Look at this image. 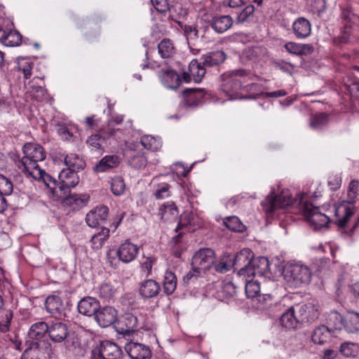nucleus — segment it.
Segmentation results:
<instances>
[{"label": "nucleus", "mask_w": 359, "mask_h": 359, "mask_svg": "<svg viewBox=\"0 0 359 359\" xmlns=\"http://www.w3.org/2000/svg\"><path fill=\"white\" fill-rule=\"evenodd\" d=\"M249 75V72L245 69H236L224 72L220 76L221 91L229 97V100L241 98L240 90L242 89V81Z\"/></svg>", "instance_id": "f257e3e1"}, {"label": "nucleus", "mask_w": 359, "mask_h": 359, "mask_svg": "<svg viewBox=\"0 0 359 359\" xmlns=\"http://www.w3.org/2000/svg\"><path fill=\"white\" fill-rule=\"evenodd\" d=\"M22 151L24 156L18 162L17 165L22 172L28 175L34 169L40 168L38 162L46 158V152L41 145L34 143L25 144Z\"/></svg>", "instance_id": "f03ea898"}, {"label": "nucleus", "mask_w": 359, "mask_h": 359, "mask_svg": "<svg viewBox=\"0 0 359 359\" xmlns=\"http://www.w3.org/2000/svg\"><path fill=\"white\" fill-rule=\"evenodd\" d=\"M216 256L215 252L210 248H203L197 251L192 257V271H189L184 279L191 280L198 277L201 272L210 269L215 264Z\"/></svg>", "instance_id": "7ed1b4c3"}, {"label": "nucleus", "mask_w": 359, "mask_h": 359, "mask_svg": "<svg viewBox=\"0 0 359 359\" xmlns=\"http://www.w3.org/2000/svg\"><path fill=\"white\" fill-rule=\"evenodd\" d=\"M293 204L292 195L288 189L283 190L280 194L271 192L262 202V206L267 217L273 216L278 209L284 208Z\"/></svg>", "instance_id": "20e7f679"}, {"label": "nucleus", "mask_w": 359, "mask_h": 359, "mask_svg": "<svg viewBox=\"0 0 359 359\" xmlns=\"http://www.w3.org/2000/svg\"><path fill=\"white\" fill-rule=\"evenodd\" d=\"M299 205L304 218L315 229L327 226L330 222V217L320 212L318 207H315L311 203L304 201L303 196L299 201Z\"/></svg>", "instance_id": "39448f33"}, {"label": "nucleus", "mask_w": 359, "mask_h": 359, "mask_svg": "<svg viewBox=\"0 0 359 359\" xmlns=\"http://www.w3.org/2000/svg\"><path fill=\"white\" fill-rule=\"evenodd\" d=\"M286 280L294 287L308 285L311 280L310 269L302 264L296 263L288 266L284 274Z\"/></svg>", "instance_id": "423d86ee"}, {"label": "nucleus", "mask_w": 359, "mask_h": 359, "mask_svg": "<svg viewBox=\"0 0 359 359\" xmlns=\"http://www.w3.org/2000/svg\"><path fill=\"white\" fill-rule=\"evenodd\" d=\"M344 26L337 36L333 38V43L341 46L350 43L353 36V24L359 22V16L349 11H344L341 13Z\"/></svg>", "instance_id": "0eeeda50"}, {"label": "nucleus", "mask_w": 359, "mask_h": 359, "mask_svg": "<svg viewBox=\"0 0 359 359\" xmlns=\"http://www.w3.org/2000/svg\"><path fill=\"white\" fill-rule=\"evenodd\" d=\"M51 354V344L48 341L31 342L22 353V359H50Z\"/></svg>", "instance_id": "6e6552de"}, {"label": "nucleus", "mask_w": 359, "mask_h": 359, "mask_svg": "<svg viewBox=\"0 0 359 359\" xmlns=\"http://www.w3.org/2000/svg\"><path fill=\"white\" fill-rule=\"evenodd\" d=\"M122 351L119 346L110 341H103L96 350H93L91 359H120Z\"/></svg>", "instance_id": "1a4fd4ad"}, {"label": "nucleus", "mask_w": 359, "mask_h": 359, "mask_svg": "<svg viewBox=\"0 0 359 359\" xmlns=\"http://www.w3.org/2000/svg\"><path fill=\"white\" fill-rule=\"evenodd\" d=\"M207 93L203 88H187L183 90L182 104L186 107H196L205 102Z\"/></svg>", "instance_id": "9d476101"}, {"label": "nucleus", "mask_w": 359, "mask_h": 359, "mask_svg": "<svg viewBox=\"0 0 359 359\" xmlns=\"http://www.w3.org/2000/svg\"><path fill=\"white\" fill-rule=\"evenodd\" d=\"M254 254L249 248H244L236 254L233 259V266L238 270L240 276H246L248 268H250Z\"/></svg>", "instance_id": "9b49d317"}, {"label": "nucleus", "mask_w": 359, "mask_h": 359, "mask_svg": "<svg viewBox=\"0 0 359 359\" xmlns=\"http://www.w3.org/2000/svg\"><path fill=\"white\" fill-rule=\"evenodd\" d=\"M342 207L344 208V214L337 221V225L342 233L351 236L358 226L359 219L357 221H354L353 224H351V218L354 214L353 207L344 205Z\"/></svg>", "instance_id": "f8f14e48"}, {"label": "nucleus", "mask_w": 359, "mask_h": 359, "mask_svg": "<svg viewBox=\"0 0 359 359\" xmlns=\"http://www.w3.org/2000/svg\"><path fill=\"white\" fill-rule=\"evenodd\" d=\"M76 171L62 169L59 174L60 182L58 184L60 192L64 194L69 192L70 188L75 187L79 182V177Z\"/></svg>", "instance_id": "ddd939ff"}, {"label": "nucleus", "mask_w": 359, "mask_h": 359, "mask_svg": "<svg viewBox=\"0 0 359 359\" xmlns=\"http://www.w3.org/2000/svg\"><path fill=\"white\" fill-rule=\"evenodd\" d=\"M115 327L119 334L130 335L137 329V318L132 313H125L118 320Z\"/></svg>", "instance_id": "4468645a"}, {"label": "nucleus", "mask_w": 359, "mask_h": 359, "mask_svg": "<svg viewBox=\"0 0 359 359\" xmlns=\"http://www.w3.org/2000/svg\"><path fill=\"white\" fill-rule=\"evenodd\" d=\"M94 318L100 326L107 327L114 323L117 320V311L113 306H100Z\"/></svg>", "instance_id": "2eb2a0df"}, {"label": "nucleus", "mask_w": 359, "mask_h": 359, "mask_svg": "<svg viewBox=\"0 0 359 359\" xmlns=\"http://www.w3.org/2000/svg\"><path fill=\"white\" fill-rule=\"evenodd\" d=\"M125 350L132 359H150L151 351L143 344L130 341L125 346Z\"/></svg>", "instance_id": "dca6fc26"}, {"label": "nucleus", "mask_w": 359, "mask_h": 359, "mask_svg": "<svg viewBox=\"0 0 359 359\" xmlns=\"http://www.w3.org/2000/svg\"><path fill=\"white\" fill-rule=\"evenodd\" d=\"M268 271H269V262L266 257H253L245 277L251 278L257 276H263Z\"/></svg>", "instance_id": "f3484780"}, {"label": "nucleus", "mask_w": 359, "mask_h": 359, "mask_svg": "<svg viewBox=\"0 0 359 359\" xmlns=\"http://www.w3.org/2000/svg\"><path fill=\"white\" fill-rule=\"evenodd\" d=\"M158 77L161 83L169 89H177L181 85L180 75L173 69L162 68L158 72Z\"/></svg>", "instance_id": "a211bd4d"}, {"label": "nucleus", "mask_w": 359, "mask_h": 359, "mask_svg": "<svg viewBox=\"0 0 359 359\" xmlns=\"http://www.w3.org/2000/svg\"><path fill=\"white\" fill-rule=\"evenodd\" d=\"M139 248L137 245L129 241H126L118 247L116 255L121 262L128 264L133 260L137 256Z\"/></svg>", "instance_id": "6ab92c4d"}, {"label": "nucleus", "mask_w": 359, "mask_h": 359, "mask_svg": "<svg viewBox=\"0 0 359 359\" xmlns=\"http://www.w3.org/2000/svg\"><path fill=\"white\" fill-rule=\"evenodd\" d=\"M108 214L109 208L107 206L96 207L86 215V222L89 226L97 227L107 219Z\"/></svg>", "instance_id": "aec40b11"}, {"label": "nucleus", "mask_w": 359, "mask_h": 359, "mask_svg": "<svg viewBox=\"0 0 359 359\" xmlns=\"http://www.w3.org/2000/svg\"><path fill=\"white\" fill-rule=\"evenodd\" d=\"M48 332V325L44 321L32 324L28 332L27 343L48 341L46 335Z\"/></svg>", "instance_id": "412c9836"}, {"label": "nucleus", "mask_w": 359, "mask_h": 359, "mask_svg": "<svg viewBox=\"0 0 359 359\" xmlns=\"http://www.w3.org/2000/svg\"><path fill=\"white\" fill-rule=\"evenodd\" d=\"M77 309L82 315L95 317L97 309H100V302L94 297H86L79 302Z\"/></svg>", "instance_id": "4be33fe9"}, {"label": "nucleus", "mask_w": 359, "mask_h": 359, "mask_svg": "<svg viewBox=\"0 0 359 359\" xmlns=\"http://www.w3.org/2000/svg\"><path fill=\"white\" fill-rule=\"evenodd\" d=\"M292 32L297 39H303L311 34V24L304 17H299L292 23Z\"/></svg>", "instance_id": "5701e85b"}, {"label": "nucleus", "mask_w": 359, "mask_h": 359, "mask_svg": "<svg viewBox=\"0 0 359 359\" xmlns=\"http://www.w3.org/2000/svg\"><path fill=\"white\" fill-rule=\"evenodd\" d=\"M161 290L158 283L153 279H147L139 285V294L143 299H151L156 297Z\"/></svg>", "instance_id": "b1692460"}, {"label": "nucleus", "mask_w": 359, "mask_h": 359, "mask_svg": "<svg viewBox=\"0 0 359 359\" xmlns=\"http://www.w3.org/2000/svg\"><path fill=\"white\" fill-rule=\"evenodd\" d=\"M68 327L65 323L57 322L48 325V336L55 343L63 341L68 336Z\"/></svg>", "instance_id": "393cba45"}, {"label": "nucleus", "mask_w": 359, "mask_h": 359, "mask_svg": "<svg viewBox=\"0 0 359 359\" xmlns=\"http://www.w3.org/2000/svg\"><path fill=\"white\" fill-rule=\"evenodd\" d=\"M28 175L32 177L36 180H42L45 185L49 188L53 194L59 195V183H57V181L50 175L47 174L43 169L40 168L38 169H34V170L32 171V172H30V174Z\"/></svg>", "instance_id": "a878e982"}, {"label": "nucleus", "mask_w": 359, "mask_h": 359, "mask_svg": "<svg viewBox=\"0 0 359 359\" xmlns=\"http://www.w3.org/2000/svg\"><path fill=\"white\" fill-rule=\"evenodd\" d=\"M233 23L232 18L229 15H215L212 18L210 25L217 34H222L230 29Z\"/></svg>", "instance_id": "bb28decb"}, {"label": "nucleus", "mask_w": 359, "mask_h": 359, "mask_svg": "<svg viewBox=\"0 0 359 359\" xmlns=\"http://www.w3.org/2000/svg\"><path fill=\"white\" fill-rule=\"evenodd\" d=\"M201 224V222L197 215H194L191 211L185 210L180 217L176 230L187 227L189 228V231H194Z\"/></svg>", "instance_id": "cd10ccee"}, {"label": "nucleus", "mask_w": 359, "mask_h": 359, "mask_svg": "<svg viewBox=\"0 0 359 359\" xmlns=\"http://www.w3.org/2000/svg\"><path fill=\"white\" fill-rule=\"evenodd\" d=\"M45 306L47 311L55 318H61L63 315L65 306L57 295L48 296L46 299Z\"/></svg>", "instance_id": "c85d7f7f"}, {"label": "nucleus", "mask_w": 359, "mask_h": 359, "mask_svg": "<svg viewBox=\"0 0 359 359\" xmlns=\"http://www.w3.org/2000/svg\"><path fill=\"white\" fill-rule=\"evenodd\" d=\"M341 322L344 330L348 333H357L359 332V313L356 311H348Z\"/></svg>", "instance_id": "c756f323"}, {"label": "nucleus", "mask_w": 359, "mask_h": 359, "mask_svg": "<svg viewBox=\"0 0 359 359\" xmlns=\"http://www.w3.org/2000/svg\"><path fill=\"white\" fill-rule=\"evenodd\" d=\"M89 200L86 194H70L62 199V205L72 208L73 210L79 209L85 205Z\"/></svg>", "instance_id": "7c9ffc66"}, {"label": "nucleus", "mask_w": 359, "mask_h": 359, "mask_svg": "<svg viewBox=\"0 0 359 359\" xmlns=\"http://www.w3.org/2000/svg\"><path fill=\"white\" fill-rule=\"evenodd\" d=\"M226 55L223 50H216L208 53L202 57V64L206 67H212L223 63Z\"/></svg>", "instance_id": "2f4dec72"}, {"label": "nucleus", "mask_w": 359, "mask_h": 359, "mask_svg": "<svg viewBox=\"0 0 359 359\" xmlns=\"http://www.w3.org/2000/svg\"><path fill=\"white\" fill-rule=\"evenodd\" d=\"M284 48L292 55L301 56L311 53L313 51V46L309 43H298L289 41L285 43Z\"/></svg>", "instance_id": "473e14b6"}, {"label": "nucleus", "mask_w": 359, "mask_h": 359, "mask_svg": "<svg viewBox=\"0 0 359 359\" xmlns=\"http://www.w3.org/2000/svg\"><path fill=\"white\" fill-rule=\"evenodd\" d=\"M120 163V160L116 155L105 156L95 164L94 170L97 172H106L111 168H116Z\"/></svg>", "instance_id": "72a5a7b5"}, {"label": "nucleus", "mask_w": 359, "mask_h": 359, "mask_svg": "<svg viewBox=\"0 0 359 359\" xmlns=\"http://www.w3.org/2000/svg\"><path fill=\"white\" fill-rule=\"evenodd\" d=\"M178 214V209L175 203L172 201L163 203L158 210V215L161 217V219L164 221L175 219Z\"/></svg>", "instance_id": "f704fd0d"}, {"label": "nucleus", "mask_w": 359, "mask_h": 359, "mask_svg": "<svg viewBox=\"0 0 359 359\" xmlns=\"http://www.w3.org/2000/svg\"><path fill=\"white\" fill-rule=\"evenodd\" d=\"M280 321L281 325L287 329L290 330L296 328L299 322L297 318V313L294 308L292 306L287 309V311L282 314Z\"/></svg>", "instance_id": "c9c22d12"}, {"label": "nucleus", "mask_w": 359, "mask_h": 359, "mask_svg": "<svg viewBox=\"0 0 359 359\" xmlns=\"http://www.w3.org/2000/svg\"><path fill=\"white\" fill-rule=\"evenodd\" d=\"M236 287L232 282L224 283L222 289L217 292V298L226 303H229L236 294Z\"/></svg>", "instance_id": "e433bc0d"}, {"label": "nucleus", "mask_w": 359, "mask_h": 359, "mask_svg": "<svg viewBox=\"0 0 359 359\" xmlns=\"http://www.w3.org/2000/svg\"><path fill=\"white\" fill-rule=\"evenodd\" d=\"M158 258L154 255H143L140 261V271L146 277L151 276L152 269H156Z\"/></svg>", "instance_id": "4c0bfd02"}, {"label": "nucleus", "mask_w": 359, "mask_h": 359, "mask_svg": "<svg viewBox=\"0 0 359 359\" xmlns=\"http://www.w3.org/2000/svg\"><path fill=\"white\" fill-rule=\"evenodd\" d=\"M330 338V330L325 325L316 327L311 335L312 341L316 344H324Z\"/></svg>", "instance_id": "58836bf2"}, {"label": "nucleus", "mask_w": 359, "mask_h": 359, "mask_svg": "<svg viewBox=\"0 0 359 359\" xmlns=\"http://www.w3.org/2000/svg\"><path fill=\"white\" fill-rule=\"evenodd\" d=\"M65 163L68 170L79 172L83 170L86 165L85 161L76 154H67L65 158Z\"/></svg>", "instance_id": "ea45409f"}, {"label": "nucleus", "mask_w": 359, "mask_h": 359, "mask_svg": "<svg viewBox=\"0 0 359 359\" xmlns=\"http://www.w3.org/2000/svg\"><path fill=\"white\" fill-rule=\"evenodd\" d=\"M205 67H206L199 63L196 60L191 61L189 65V71L194 82L199 83L202 81L206 72Z\"/></svg>", "instance_id": "a19ab883"}, {"label": "nucleus", "mask_w": 359, "mask_h": 359, "mask_svg": "<svg viewBox=\"0 0 359 359\" xmlns=\"http://www.w3.org/2000/svg\"><path fill=\"white\" fill-rule=\"evenodd\" d=\"M177 287V278L170 271H166L163 276V288L167 295L172 294Z\"/></svg>", "instance_id": "79ce46f5"}, {"label": "nucleus", "mask_w": 359, "mask_h": 359, "mask_svg": "<svg viewBox=\"0 0 359 359\" xmlns=\"http://www.w3.org/2000/svg\"><path fill=\"white\" fill-rule=\"evenodd\" d=\"M158 50L163 58L172 57L175 53L174 44L169 39H163L158 45Z\"/></svg>", "instance_id": "37998d69"}, {"label": "nucleus", "mask_w": 359, "mask_h": 359, "mask_svg": "<svg viewBox=\"0 0 359 359\" xmlns=\"http://www.w3.org/2000/svg\"><path fill=\"white\" fill-rule=\"evenodd\" d=\"M109 237V229L108 228L103 227L100 231L92 236L90 242L92 243L93 248L95 250L100 249Z\"/></svg>", "instance_id": "c03bdc74"}, {"label": "nucleus", "mask_w": 359, "mask_h": 359, "mask_svg": "<svg viewBox=\"0 0 359 359\" xmlns=\"http://www.w3.org/2000/svg\"><path fill=\"white\" fill-rule=\"evenodd\" d=\"M339 352L346 358H355L359 354V344L344 342L340 345Z\"/></svg>", "instance_id": "a18cd8bd"}, {"label": "nucleus", "mask_w": 359, "mask_h": 359, "mask_svg": "<svg viewBox=\"0 0 359 359\" xmlns=\"http://www.w3.org/2000/svg\"><path fill=\"white\" fill-rule=\"evenodd\" d=\"M117 293V289L110 283H102L98 290V295L106 301L113 299Z\"/></svg>", "instance_id": "49530a36"}, {"label": "nucleus", "mask_w": 359, "mask_h": 359, "mask_svg": "<svg viewBox=\"0 0 359 359\" xmlns=\"http://www.w3.org/2000/svg\"><path fill=\"white\" fill-rule=\"evenodd\" d=\"M257 309L260 310L268 309L275 303V299L271 294H259L255 298Z\"/></svg>", "instance_id": "de8ad7c7"}, {"label": "nucleus", "mask_w": 359, "mask_h": 359, "mask_svg": "<svg viewBox=\"0 0 359 359\" xmlns=\"http://www.w3.org/2000/svg\"><path fill=\"white\" fill-rule=\"evenodd\" d=\"M140 142L144 148L152 151H158L161 147V140L151 135L142 136Z\"/></svg>", "instance_id": "09e8293b"}, {"label": "nucleus", "mask_w": 359, "mask_h": 359, "mask_svg": "<svg viewBox=\"0 0 359 359\" xmlns=\"http://www.w3.org/2000/svg\"><path fill=\"white\" fill-rule=\"evenodd\" d=\"M224 223L225 226L232 231L243 232L245 230V226L241 222L240 219L236 216L225 218Z\"/></svg>", "instance_id": "8fccbe9b"}, {"label": "nucleus", "mask_w": 359, "mask_h": 359, "mask_svg": "<svg viewBox=\"0 0 359 359\" xmlns=\"http://www.w3.org/2000/svg\"><path fill=\"white\" fill-rule=\"evenodd\" d=\"M245 278V293L248 297L256 298L259 295L260 286L257 280H253L252 278Z\"/></svg>", "instance_id": "3c124183"}, {"label": "nucleus", "mask_w": 359, "mask_h": 359, "mask_svg": "<svg viewBox=\"0 0 359 359\" xmlns=\"http://www.w3.org/2000/svg\"><path fill=\"white\" fill-rule=\"evenodd\" d=\"M27 95L37 101H42L46 99V90L41 86L31 85Z\"/></svg>", "instance_id": "603ef678"}, {"label": "nucleus", "mask_w": 359, "mask_h": 359, "mask_svg": "<svg viewBox=\"0 0 359 359\" xmlns=\"http://www.w3.org/2000/svg\"><path fill=\"white\" fill-rule=\"evenodd\" d=\"M328 122V114L320 112L311 116L310 118V126L313 129L319 128L327 124Z\"/></svg>", "instance_id": "864d4df0"}, {"label": "nucleus", "mask_w": 359, "mask_h": 359, "mask_svg": "<svg viewBox=\"0 0 359 359\" xmlns=\"http://www.w3.org/2000/svg\"><path fill=\"white\" fill-rule=\"evenodd\" d=\"M126 189V184L123 177L116 176L111 179V190L115 196H121Z\"/></svg>", "instance_id": "5fc2aeb1"}, {"label": "nucleus", "mask_w": 359, "mask_h": 359, "mask_svg": "<svg viewBox=\"0 0 359 359\" xmlns=\"http://www.w3.org/2000/svg\"><path fill=\"white\" fill-rule=\"evenodd\" d=\"M147 158L144 153L133 154L128 159V163L130 166L136 169L144 168L147 165Z\"/></svg>", "instance_id": "6e6d98bb"}, {"label": "nucleus", "mask_w": 359, "mask_h": 359, "mask_svg": "<svg viewBox=\"0 0 359 359\" xmlns=\"http://www.w3.org/2000/svg\"><path fill=\"white\" fill-rule=\"evenodd\" d=\"M359 181L353 180L348 184L347 191V199L346 203L353 205L355 202L358 189Z\"/></svg>", "instance_id": "4d7b16f0"}, {"label": "nucleus", "mask_w": 359, "mask_h": 359, "mask_svg": "<svg viewBox=\"0 0 359 359\" xmlns=\"http://www.w3.org/2000/svg\"><path fill=\"white\" fill-rule=\"evenodd\" d=\"M174 20V19L172 18ZM181 29L184 31L187 40H195L198 38V31L197 28L192 25H183L180 21L175 20Z\"/></svg>", "instance_id": "13d9d810"}, {"label": "nucleus", "mask_w": 359, "mask_h": 359, "mask_svg": "<svg viewBox=\"0 0 359 359\" xmlns=\"http://www.w3.org/2000/svg\"><path fill=\"white\" fill-rule=\"evenodd\" d=\"M22 36L17 31L7 32L4 45L6 46H18L21 44Z\"/></svg>", "instance_id": "bf43d9fd"}, {"label": "nucleus", "mask_w": 359, "mask_h": 359, "mask_svg": "<svg viewBox=\"0 0 359 359\" xmlns=\"http://www.w3.org/2000/svg\"><path fill=\"white\" fill-rule=\"evenodd\" d=\"M13 313L11 310H7L4 314L0 316V332H6L9 331Z\"/></svg>", "instance_id": "052dcab7"}, {"label": "nucleus", "mask_w": 359, "mask_h": 359, "mask_svg": "<svg viewBox=\"0 0 359 359\" xmlns=\"http://www.w3.org/2000/svg\"><path fill=\"white\" fill-rule=\"evenodd\" d=\"M13 190V185L11 180L3 175H0V194L8 196Z\"/></svg>", "instance_id": "680f3d73"}, {"label": "nucleus", "mask_w": 359, "mask_h": 359, "mask_svg": "<svg viewBox=\"0 0 359 359\" xmlns=\"http://www.w3.org/2000/svg\"><path fill=\"white\" fill-rule=\"evenodd\" d=\"M170 186L168 183H161L156 186L154 196L157 199H163L170 196Z\"/></svg>", "instance_id": "e2e57ef3"}, {"label": "nucleus", "mask_w": 359, "mask_h": 359, "mask_svg": "<svg viewBox=\"0 0 359 359\" xmlns=\"http://www.w3.org/2000/svg\"><path fill=\"white\" fill-rule=\"evenodd\" d=\"M320 316L318 307L313 304H307L306 323H312L317 320Z\"/></svg>", "instance_id": "0e129e2a"}, {"label": "nucleus", "mask_w": 359, "mask_h": 359, "mask_svg": "<svg viewBox=\"0 0 359 359\" xmlns=\"http://www.w3.org/2000/svg\"><path fill=\"white\" fill-rule=\"evenodd\" d=\"M255 7L253 5H248L241 11L237 13L236 21L238 23H243L247 20V19L252 15L255 12Z\"/></svg>", "instance_id": "69168bd1"}, {"label": "nucleus", "mask_w": 359, "mask_h": 359, "mask_svg": "<svg viewBox=\"0 0 359 359\" xmlns=\"http://www.w3.org/2000/svg\"><path fill=\"white\" fill-rule=\"evenodd\" d=\"M151 1L156 11L160 13H165L170 10L167 0H151Z\"/></svg>", "instance_id": "338daca9"}, {"label": "nucleus", "mask_w": 359, "mask_h": 359, "mask_svg": "<svg viewBox=\"0 0 359 359\" xmlns=\"http://www.w3.org/2000/svg\"><path fill=\"white\" fill-rule=\"evenodd\" d=\"M118 130V129H114L112 127V124L109 123L106 127L100 129L99 133H100V135H102L103 140H105L114 137Z\"/></svg>", "instance_id": "774afa93"}]
</instances>
